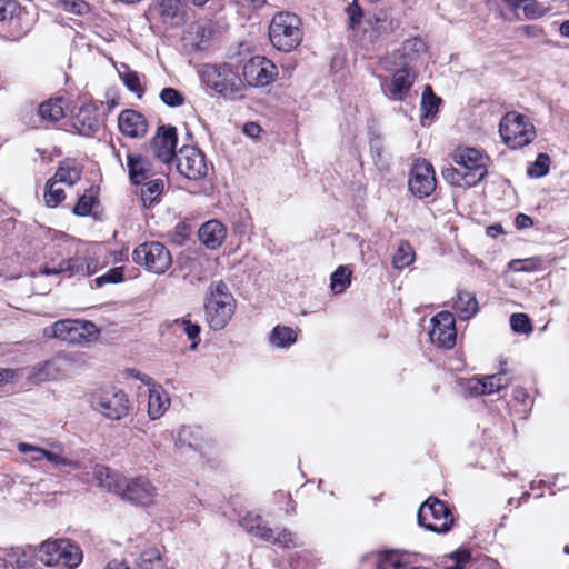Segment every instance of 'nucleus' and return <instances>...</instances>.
I'll return each instance as SVG.
<instances>
[{"label": "nucleus", "instance_id": "nucleus-1", "mask_svg": "<svg viewBox=\"0 0 569 569\" xmlns=\"http://www.w3.org/2000/svg\"><path fill=\"white\" fill-rule=\"evenodd\" d=\"M236 309V300L223 281L212 282L206 296V319L213 330L223 329Z\"/></svg>", "mask_w": 569, "mask_h": 569}, {"label": "nucleus", "instance_id": "nucleus-2", "mask_svg": "<svg viewBox=\"0 0 569 569\" xmlns=\"http://www.w3.org/2000/svg\"><path fill=\"white\" fill-rule=\"evenodd\" d=\"M200 78L208 88L224 98L242 96L243 81L231 64H204L200 69Z\"/></svg>", "mask_w": 569, "mask_h": 569}, {"label": "nucleus", "instance_id": "nucleus-3", "mask_svg": "<svg viewBox=\"0 0 569 569\" xmlns=\"http://www.w3.org/2000/svg\"><path fill=\"white\" fill-rule=\"evenodd\" d=\"M240 526L248 533L283 549H295L301 546L297 533L288 528H270L263 517L258 513L248 512L240 520Z\"/></svg>", "mask_w": 569, "mask_h": 569}, {"label": "nucleus", "instance_id": "nucleus-4", "mask_svg": "<svg viewBox=\"0 0 569 569\" xmlns=\"http://www.w3.org/2000/svg\"><path fill=\"white\" fill-rule=\"evenodd\" d=\"M300 18L291 12L281 11L273 16L269 26V38L279 51L289 52L302 40Z\"/></svg>", "mask_w": 569, "mask_h": 569}, {"label": "nucleus", "instance_id": "nucleus-5", "mask_svg": "<svg viewBox=\"0 0 569 569\" xmlns=\"http://www.w3.org/2000/svg\"><path fill=\"white\" fill-rule=\"evenodd\" d=\"M499 132L505 143L511 149H520L529 144L536 137L535 127L526 117L517 112H508L500 122Z\"/></svg>", "mask_w": 569, "mask_h": 569}, {"label": "nucleus", "instance_id": "nucleus-6", "mask_svg": "<svg viewBox=\"0 0 569 569\" xmlns=\"http://www.w3.org/2000/svg\"><path fill=\"white\" fill-rule=\"evenodd\" d=\"M418 522L429 531L446 533L453 525V517L446 502L430 497L418 510Z\"/></svg>", "mask_w": 569, "mask_h": 569}, {"label": "nucleus", "instance_id": "nucleus-7", "mask_svg": "<svg viewBox=\"0 0 569 569\" xmlns=\"http://www.w3.org/2000/svg\"><path fill=\"white\" fill-rule=\"evenodd\" d=\"M91 406L107 419L121 420L129 413L130 400L123 390L107 388L92 395Z\"/></svg>", "mask_w": 569, "mask_h": 569}, {"label": "nucleus", "instance_id": "nucleus-8", "mask_svg": "<svg viewBox=\"0 0 569 569\" xmlns=\"http://www.w3.org/2000/svg\"><path fill=\"white\" fill-rule=\"evenodd\" d=\"M132 261L150 272L162 274L171 267L172 257L163 243L150 241L133 250Z\"/></svg>", "mask_w": 569, "mask_h": 569}, {"label": "nucleus", "instance_id": "nucleus-9", "mask_svg": "<svg viewBox=\"0 0 569 569\" xmlns=\"http://www.w3.org/2000/svg\"><path fill=\"white\" fill-rule=\"evenodd\" d=\"M0 22L11 37L20 38L32 29L34 19L17 1L0 0Z\"/></svg>", "mask_w": 569, "mask_h": 569}, {"label": "nucleus", "instance_id": "nucleus-10", "mask_svg": "<svg viewBox=\"0 0 569 569\" xmlns=\"http://www.w3.org/2000/svg\"><path fill=\"white\" fill-rule=\"evenodd\" d=\"M177 170L189 180L203 179L208 173L204 153L197 147L183 146L177 154Z\"/></svg>", "mask_w": 569, "mask_h": 569}, {"label": "nucleus", "instance_id": "nucleus-11", "mask_svg": "<svg viewBox=\"0 0 569 569\" xmlns=\"http://www.w3.org/2000/svg\"><path fill=\"white\" fill-rule=\"evenodd\" d=\"M408 186L410 192L419 199L431 196L437 186L432 164L425 159L417 160L411 168Z\"/></svg>", "mask_w": 569, "mask_h": 569}, {"label": "nucleus", "instance_id": "nucleus-12", "mask_svg": "<svg viewBox=\"0 0 569 569\" xmlns=\"http://www.w3.org/2000/svg\"><path fill=\"white\" fill-rule=\"evenodd\" d=\"M242 74L249 86L264 87L276 79L278 69L266 57L254 56L244 62Z\"/></svg>", "mask_w": 569, "mask_h": 569}, {"label": "nucleus", "instance_id": "nucleus-13", "mask_svg": "<svg viewBox=\"0 0 569 569\" xmlns=\"http://www.w3.org/2000/svg\"><path fill=\"white\" fill-rule=\"evenodd\" d=\"M431 323L430 341L445 349L452 348L457 338L453 316L449 311H441L431 319Z\"/></svg>", "mask_w": 569, "mask_h": 569}, {"label": "nucleus", "instance_id": "nucleus-14", "mask_svg": "<svg viewBox=\"0 0 569 569\" xmlns=\"http://www.w3.org/2000/svg\"><path fill=\"white\" fill-rule=\"evenodd\" d=\"M178 143L177 128L173 126H160L156 136L152 138L151 148L154 156L163 163L172 161L178 153L176 147Z\"/></svg>", "mask_w": 569, "mask_h": 569}, {"label": "nucleus", "instance_id": "nucleus-15", "mask_svg": "<svg viewBox=\"0 0 569 569\" xmlns=\"http://www.w3.org/2000/svg\"><path fill=\"white\" fill-rule=\"evenodd\" d=\"M156 487L144 477L127 478L120 497L136 505L147 506L156 496Z\"/></svg>", "mask_w": 569, "mask_h": 569}, {"label": "nucleus", "instance_id": "nucleus-16", "mask_svg": "<svg viewBox=\"0 0 569 569\" xmlns=\"http://www.w3.org/2000/svg\"><path fill=\"white\" fill-rule=\"evenodd\" d=\"M413 82L415 76L410 73L409 69L401 68L390 79H381V89L389 99L402 101L408 96Z\"/></svg>", "mask_w": 569, "mask_h": 569}, {"label": "nucleus", "instance_id": "nucleus-17", "mask_svg": "<svg viewBox=\"0 0 569 569\" xmlns=\"http://www.w3.org/2000/svg\"><path fill=\"white\" fill-rule=\"evenodd\" d=\"M39 273L43 276L66 274L73 277L76 274L90 276V264L86 263V259L79 256L71 257L60 262L51 260L39 269Z\"/></svg>", "mask_w": 569, "mask_h": 569}, {"label": "nucleus", "instance_id": "nucleus-18", "mask_svg": "<svg viewBox=\"0 0 569 569\" xmlns=\"http://www.w3.org/2000/svg\"><path fill=\"white\" fill-rule=\"evenodd\" d=\"M72 126L81 136H93L99 131L101 126L98 107L93 103H87L80 107L73 117Z\"/></svg>", "mask_w": 569, "mask_h": 569}, {"label": "nucleus", "instance_id": "nucleus-19", "mask_svg": "<svg viewBox=\"0 0 569 569\" xmlns=\"http://www.w3.org/2000/svg\"><path fill=\"white\" fill-rule=\"evenodd\" d=\"M118 127L122 134L130 138H141L148 131V122L144 116L132 109L120 112Z\"/></svg>", "mask_w": 569, "mask_h": 569}, {"label": "nucleus", "instance_id": "nucleus-20", "mask_svg": "<svg viewBox=\"0 0 569 569\" xmlns=\"http://www.w3.org/2000/svg\"><path fill=\"white\" fill-rule=\"evenodd\" d=\"M213 33L212 21H197L189 26L186 39L194 50L203 51L209 48Z\"/></svg>", "mask_w": 569, "mask_h": 569}, {"label": "nucleus", "instance_id": "nucleus-21", "mask_svg": "<svg viewBox=\"0 0 569 569\" xmlns=\"http://www.w3.org/2000/svg\"><path fill=\"white\" fill-rule=\"evenodd\" d=\"M93 477L99 487L118 496L127 480V477L103 465H97L94 467Z\"/></svg>", "mask_w": 569, "mask_h": 569}, {"label": "nucleus", "instance_id": "nucleus-22", "mask_svg": "<svg viewBox=\"0 0 569 569\" xmlns=\"http://www.w3.org/2000/svg\"><path fill=\"white\" fill-rule=\"evenodd\" d=\"M200 241L211 250L218 249L227 234L224 226L218 220H210L203 223L199 229Z\"/></svg>", "mask_w": 569, "mask_h": 569}, {"label": "nucleus", "instance_id": "nucleus-23", "mask_svg": "<svg viewBox=\"0 0 569 569\" xmlns=\"http://www.w3.org/2000/svg\"><path fill=\"white\" fill-rule=\"evenodd\" d=\"M99 330L91 321L72 320L68 343L86 345L98 338Z\"/></svg>", "mask_w": 569, "mask_h": 569}, {"label": "nucleus", "instance_id": "nucleus-24", "mask_svg": "<svg viewBox=\"0 0 569 569\" xmlns=\"http://www.w3.org/2000/svg\"><path fill=\"white\" fill-rule=\"evenodd\" d=\"M127 160L129 178L133 184H141L151 178V163L144 157L128 154Z\"/></svg>", "mask_w": 569, "mask_h": 569}, {"label": "nucleus", "instance_id": "nucleus-25", "mask_svg": "<svg viewBox=\"0 0 569 569\" xmlns=\"http://www.w3.org/2000/svg\"><path fill=\"white\" fill-rule=\"evenodd\" d=\"M453 161L465 169L486 168L482 153L470 147H459L452 154Z\"/></svg>", "mask_w": 569, "mask_h": 569}, {"label": "nucleus", "instance_id": "nucleus-26", "mask_svg": "<svg viewBox=\"0 0 569 569\" xmlns=\"http://www.w3.org/2000/svg\"><path fill=\"white\" fill-rule=\"evenodd\" d=\"M169 407V399L163 389L152 382L149 388L148 415L152 420L160 418Z\"/></svg>", "mask_w": 569, "mask_h": 569}, {"label": "nucleus", "instance_id": "nucleus-27", "mask_svg": "<svg viewBox=\"0 0 569 569\" xmlns=\"http://www.w3.org/2000/svg\"><path fill=\"white\" fill-rule=\"evenodd\" d=\"M410 562L408 553L399 550H388L378 555L376 569H406Z\"/></svg>", "mask_w": 569, "mask_h": 569}, {"label": "nucleus", "instance_id": "nucleus-28", "mask_svg": "<svg viewBox=\"0 0 569 569\" xmlns=\"http://www.w3.org/2000/svg\"><path fill=\"white\" fill-rule=\"evenodd\" d=\"M82 174V167L74 160L66 159L59 163V167L52 179L68 184H76Z\"/></svg>", "mask_w": 569, "mask_h": 569}, {"label": "nucleus", "instance_id": "nucleus-29", "mask_svg": "<svg viewBox=\"0 0 569 569\" xmlns=\"http://www.w3.org/2000/svg\"><path fill=\"white\" fill-rule=\"evenodd\" d=\"M453 309L461 320H468L478 312L479 307L475 295L461 290L457 293Z\"/></svg>", "mask_w": 569, "mask_h": 569}, {"label": "nucleus", "instance_id": "nucleus-30", "mask_svg": "<svg viewBox=\"0 0 569 569\" xmlns=\"http://www.w3.org/2000/svg\"><path fill=\"white\" fill-rule=\"evenodd\" d=\"M82 557V550L79 546L73 545L68 539L62 541V549L60 550V566L67 569H73L81 563Z\"/></svg>", "mask_w": 569, "mask_h": 569}, {"label": "nucleus", "instance_id": "nucleus-31", "mask_svg": "<svg viewBox=\"0 0 569 569\" xmlns=\"http://www.w3.org/2000/svg\"><path fill=\"white\" fill-rule=\"evenodd\" d=\"M202 433L199 427L183 426L178 432L176 446L188 447L198 450L201 446Z\"/></svg>", "mask_w": 569, "mask_h": 569}, {"label": "nucleus", "instance_id": "nucleus-32", "mask_svg": "<svg viewBox=\"0 0 569 569\" xmlns=\"http://www.w3.org/2000/svg\"><path fill=\"white\" fill-rule=\"evenodd\" d=\"M64 103L63 98L44 101L39 106V116L44 120L56 122L64 117Z\"/></svg>", "mask_w": 569, "mask_h": 569}, {"label": "nucleus", "instance_id": "nucleus-33", "mask_svg": "<svg viewBox=\"0 0 569 569\" xmlns=\"http://www.w3.org/2000/svg\"><path fill=\"white\" fill-rule=\"evenodd\" d=\"M64 539L46 541L40 546L38 558L46 566L60 565V550Z\"/></svg>", "mask_w": 569, "mask_h": 569}, {"label": "nucleus", "instance_id": "nucleus-34", "mask_svg": "<svg viewBox=\"0 0 569 569\" xmlns=\"http://www.w3.org/2000/svg\"><path fill=\"white\" fill-rule=\"evenodd\" d=\"M296 340V331L287 326H276L269 338L270 343L276 348H289Z\"/></svg>", "mask_w": 569, "mask_h": 569}, {"label": "nucleus", "instance_id": "nucleus-35", "mask_svg": "<svg viewBox=\"0 0 569 569\" xmlns=\"http://www.w3.org/2000/svg\"><path fill=\"white\" fill-rule=\"evenodd\" d=\"M141 184L140 194L144 207L151 206L164 189V181L161 178L148 179Z\"/></svg>", "mask_w": 569, "mask_h": 569}, {"label": "nucleus", "instance_id": "nucleus-36", "mask_svg": "<svg viewBox=\"0 0 569 569\" xmlns=\"http://www.w3.org/2000/svg\"><path fill=\"white\" fill-rule=\"evenodd\" d=\"M511 9L521 8L527 19L533 20L543 16V7L537 0H502Z\"/></svg>", "mask_w": 569, "mask_h": 569}, {"label": "nucleus", "instance_id": "nucleus-37", "mask_svg": "<svg viewBox=\"0 0 569 569\" xmlns=\"http://www.w3.org/2000/svg\"><path fill=\"white\" fill-rule=\"evenodd\" d=\"M138 566L140 569H167L162 556L157 548H148L140 555Z\"/></svg>", "mask_w": 569, "mask_h": 569}, {"label": "nucleus", "instance_id": "nucleus-38", "mask_svg": "<svg viewBox=\"0 0 569 569\" xmlns=\"http://www.w3.org/2000/svg\"><path fill=\"white\" fill-rule=\"evenodd\" d=\"M415 251L407 241H401L396 253L392 257L393 268L401 270L409 267L415 261Z\"/></svg>", "mask_w": 569, "mask_h": 569}, {"label": "nucleus", "instance_id": "nucleus-39", "mask_svg": "<svg viewBox=\"0 0 569 569\" xmlns=\"http://www.w3.org/2000/svg\"><path fill=\"white\" fill-rule=\"evenodd\" d=\"M440 102L441 99L433 93L430 86H427L421 98L422 118H432L437 113Z\"/></svg>", "mask_w": 569, "mask_h": 569}, {"label": "nucleus", "instance_id": "nucleus-40", "mask_svg": "<svg viewBox=\"0 0 569 569\" xmlns=\"http://www.w3.org/2000/svg\"><path fill=\"white\" fill-rule=\"evenodd\" d=\"M58 182L59 181L50 178L46 183L43 197L48 207L56 208L66 198L64 190L56 187Z\"/></svg>", "mask_w": 569, "mask_h": 569}, {"label": "nucleus", "instance_id": "nucleus-41", "mask_svg": "<svg viewBox=\"0 0 569 569\" xmlns=\"http://www.w3.org/2000/svg\"><path fill=\"white\" fill-rule=\"evenodd\" d=\"M350 278L351 271L347 267H338L331 276V290L335 293L343 292L350 286Z\"/></svg>", "mask_w": 569, "mask_h": 569}, {"label": "nucleus", "instance_id": "nucleus-42", "mask_svg": "<svg viewBox=\"0 0 569 569\" xmlns=\"http://www.w3.org/2000/svg\"><path fill=\"white\" fill-rule=\"evenodd\" d=\"M71 319L56 321L52 326L43 330L46 337H52L62 341H68L71 330Z\"/></svg>", "mask_w": 569, "mask_h": 569}, {"label": "nucleus", "instance_id": "nucleus-43", "mask_svg": "<svg viewBox=\"0 0 569 569\" xmlns=\"http://www.w3.org/2000/svg\"><path fill=\"white\" fill-rule=\"evenodd\" d=\"M550 157L547 153H539L536 161L528 167L527 174L531 178H541L548 174Z\"/></svg>", "mask_w": 569, "mask_h": 569}, {"label": "nucleus", "instance_id": "nucleus-44", "mask_svg": "<svg viewBox=\"0 0 569 569\" xmlns=\"http://www.w3.org/2000/svg\"><path fill=\"white\" fill-rule=\"evenodd\" d=\"M173 322L174 325L182 327L183 332L190 340H192L191 349H196L199 342L200 326L192 323L188 318L176 319Z\"/></svg>", "mask_w": 569, "mask_h": 569}, {"label": "nucleus", "instance_id": "nucleus-45", "mask_svg": "<svg viewBox=\"0 0 569 569\" xmlns=\"http://www.w3.org/2000/svg\"><path fill=\"white\" fill-rule=\"evenodd\" d=\"M485 395H492L500 391L508 385L501 372L482 377Z\"/></svg>", "mask_w": 569, "mask_h": 569}, {"label": "nucleus", "instance_id": "nucleus-46", "mask_svg": "<svg viewBox=\"0 0 569 569\" xmlns=\"http://www.w3.org/2000/svg\"><path fill=\"white\" fill-rule=\"evenodd\" d=\"M161 101L171 108L182 106L184 102V96L179 90L168 87L160 92Z\"/></svg>", "mask_w": 569, "mask_h": 569}, {"label": "nucleus", "instance_id": "nucleus-47", "mask_svg": "<svg viewBox=\"0 0 569 569\" xmlns=\"http://www.w3.org/2000/svg\"><path fill=\"white\" fill-rule=\"evenodd\" d=\"M59 4L70 13L76 16H86L90 11V6L84 0H59Z\"/></svg>", "mask_w": 569, "mask_h": 569}, {"label": "nucleus", "instance_id": "nucleus-48", "mask_svg": "<svg viewBox=\"0 0 569 569\" xmlns=\"http://www.w3.org/2000/svg\"><path fill=\"white\" fill-rule=\"evenodd\" d=\"M510 327L518 333H530L532 331L530 319L526 313H513L510 317Z\"/></svg>", "mask_w": 569, "mask_h": 569}, {"label": "nucleus", "instance_id": "nucleus-49", "mask_svg": "<svg viewBox=\"0 0 569 569\" xmlns=\"http://www.w3.org/2000/svg\"><path fill=\"white\" fill-rule=\"evenodd\" d=\"M487 168H475L463 170L462 187L470 188L479 183L487 176Z\"/></svg>", "mask_w": 569, "mask_h": 569}, {"label": "nucleus", "instance_id": "nucleus-50", "mask_svg": "<svg viewBox=\"0 0 569 569\" xmlns=\"http://www.w3.org/2000/svg\"><path fill=\"white\" fill-rule=\"evenodd\" d=\"M96 200L97 199L93 196H81L76 206L73 207V213L80 217H86L90 214Z\"/></svg>", "mask_w": 569, "mask_h": 569}, {"label": "nucleus", "instance_id": "nucleus-51", "mask_svg": "<svg viewBox=\"0 0 569 569\" xmlns=\"http://www.w3.org/2000/svg\"><path fill=\"white\" fill-rule=\"evenodd\" d=\"M123 280V269L122 268H112L103 276H100L94 279L97 287H102L106 283H118Z\"/></svg>", "mask_w": 569, "mask_h": 569}, {"label": "nucleus", "instance_id": "nucleus-52", "mask_svg": "<svg viewBox=\"0 0 569 569\" xmlns=\"http://www.w3.org/2000/svg\"><path fill=\"white\" fill-rule=\"evenodd\" d=\"M18 450L21 453L30 455L31 461H41L46 458L47 450L27 442H20Z\"/></svg>", "mask_w": 569, "mask_h": 569}, {"label": "nucleus", "instance_id": "nucleus-53", "mask_svg": "<svg viewBox=\"0 0 569 569\" xmlns=\"http://www.w3.org/2000/svg\"><path fill=\"white\" fill-rule=\"evenodd\" d=\"M443 179L452 186L462 187L463 181V169L448 167L442 170Z\"/></svg>", "mask_w": 569, "mask_h": 569}, {"label": "nucleus", "instance_id": "nucleus-54", "mask_svg": "<svg viewBox=\"0 0 569 569\" xmlns=\"http://www.w3.org/2000/svg\"><path fill=\"white\" fill-rule=\"evenodd\" d=\"M123 83L131 92L136 93L138 96V98H141L142 93H143V88L140 83V79H139L137 72H133V71L127 72L123 76Z\"/></svg>", "mask_w": 569, "mask_h": 569}, {"label": "nucleus", "instance_id": "nucleus-55", "mask_svg": "<svg viewBox=\"0 0 569 569\" xmlns=\"http://www.w3.org/2000/svg\"><path fill=\"white\" fill-rule=\"evenodd\" d=\"M465 390L472 397H479L485 395L482 377H472L465 381Z\"/></svg>", "mask_w": 569, "mask_h": 569}, {"label": "nucleus", "instance_id": "nucleus-56", "mask_svg": "<svg viewBox=\"0 0 569 569\" xmlns=\"http://www.w3.org/2000/svg\"><path fill=\"white\" fill-rule=\"evenodd\" d=\"M44 459L57 467L63 466V467H71L73 469L78 468V463L76 461H73L69 458L62 457V456H60L56 452L49 451V450H47V455H46Z\"/></svg>", "mask_w": 569, "mask_h": 569}, {"label": "nucleus", "instance_id": "nucleus-57", "mask_svg": "<svg viewBox=\"0 0 569 569\" xmlns=\"http://www.w3.org/2000/svg\"><path fill=\"white\" fill-rule=\"evenodd\" d=\"M450 558L456 562L453 567L462 569L466 563L471 559V553L467 549H459L450 555Z\"/></svg>", "mask_w": 569, "mask_h": 569}, {"label": "nucleus", "instance_id": "nucleus-58", "mask_svg": "<svg viewBox=\"0 0 569 569\" xmlns=\"http://www.w3.org/2000/svg\"><path fill=\"white\" fill-rule=\"evenodd\" d=\"M370 150H371V153H372V158L375 160V162L378 164V163H382V166L385 164V161H383V147H382V142L379 138H373L370 140Z\"/></svg>", "mask_w": 569, "mask_h": 569}, {"label": "nucleus", "instance_id": "nucleus-59", "mask_svg": "<svg viewBox=\"0 0 569 569\" xmlns=\"http://www.w3.org/2000/svg\"><path fill=\"white\" fill-rule=\"evenodd\" d=\"M348 14H349V24L352 29L356 28V26L360 22L362 17V10L359 6L356 3H352L347 8Z\"/></svg>", "mask_w": 569, "mask_h": 569}, {"label": "nucleus", "instance_id": "nucleus-60", "mask_svg": "<svg viewBox=\"0 0 569 569\" xmlns=\"http://www.w3.org/2000/svg\"><path fill=\"white\" fill-rule=\"evenodd\" d=\"M17 370L0 368V386L12 382L17 378Z\"/></svg>", "mask_w": 569, "mask_h": 569}, {"label": "nucleus", "instance_id": "nucleus-61", "mask_svg": "<svg viewBox=\"0 0 569 569\" xmlns=\"http://www.w3.org/2000/svg\"><path fill=\"white\" fill-rule=\"evenodd\" d=\"M52 367V363L50 361H46L38 366L36 376L40 380H48L51 378V375L49 372L50 368Z\"/></svg>", "mask_w": 569, "mask_h": 569}, {"label": "nucleus", "instance_id": "nucleus-62", "mask_svg": "<svg viewBox=\"0 0 569 569\" xmlns=\"http://www.w3.org/2000/svg\"><path fill=\"white\" fill-rule=\"evenodd\" d=\"M512 397L516 401H518L522 405H526L529 399V395H528L527 390L522 387L515 388L512 391Z\"/></svg>", "mask_w": 569, "mask_h": 569}, {"label": "nucleus", "instance_id": "nucleus-63", "mask_svg": "<svg viewBox=\"0 0 569 569\" xmlns=\"http://www.w3.org/2000/svg\"><path fill=\"white\" fill-rule=\"evenodd\" d=\"M516 224L520 229H526V228L532 227L533 221H532V219L529 216L523 214V213H519L516 217Z\"/></svg>", "mask_w": 569, "mask_h": 569}, {"label": "nucleus", "instance_id": "nucleus-64", "mask_svg": "<svg viewBox=\"0 0 569 569\" xmlns=\"http://www.w3.org/2000/svg\"><path fill=\"white\" fill-rule=\"evenodd\" d=\"M260 130L261 129H260L259 124H257L254 122H248L243 127V132L249 137H257L259 134Z\"/></svg>", "mask_w": 569, "mask_h": 569}]
</instances>
